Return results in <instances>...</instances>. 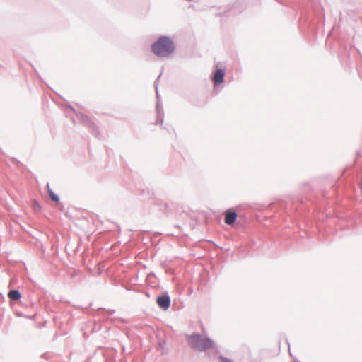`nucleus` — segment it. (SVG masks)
<instances>
[{"mask_svg":"<svg viewBox=\"0 0 362 362\" xmlns=\"http://www.w3.org/2000/svg\"><path fill=\"white\" fill-rule=\"evenodd\" d=\"M8 296L10 299L11 300H19L21 298V293L18 291L17 290H12L8 294Z\"/></svg>","mask_w":362,"mask_h":362,"instance_id":"nucleus-6","label":"nucleus"},{"mask_svg":"<svg viewBox=\"0 0 362 362\" xmlns=\"http://www.w3.org/2000/svg\"><path fill=\"white\" fill-rule=\"evenodd\" d=\"M156 302L158 304L159 307L163 310H167L170 305V298L167 295L158 296L156 299Z\"/></svg>","mask_w":362,"mask_h":362,"instance_id":"nucleus-3","label":"nucleus"},{"mask_svg":"<svg viewBox=\"0 0 362 362\" xmlns=\"http://www.w3.org/2000/svg\"><path fill=\"white\" fill-rule=\"evenodd\" d=\"M224 76H225V71L223 69H217L214 72L213 77H212V81H213L214 86H217V85L223 83Z\"/></svg>","mask_w":362,"mask_h":362,"instance_id":"nucleus-4","label":"nucleus"},{"mask_svg":"<svg viewBox=\"0 0 362 362\" xmlns=\"http://www.w3.org/2000/svg\"><path fill=\"white\" fill-rule=\"evenodd\" d=\"M220 362H233L231 360L224 358V357H219Z\"/></svg>","mask_w":362,"mask_h":362,"instance_id":"nucleus-9","label":"nucleus"},{"mask_svg":"<svg viewBox=\"0 0 362 362\" xmlns=\"http://www.w3.org/2000/svg\"><path fill=\"white\" fill-rule=\"evenodd\" d=\"M32 207L35 211H40L41 209L40 204L36 200L32 202Z\"/></svg>","mask_w":362,"mask_h":362,"instance_id":"nucleus-8","label":"nucleus"},{"mask_svg":"<svg viewBox=\"0 0 362 362\" xmlns=\"http://www.w3.org/2000/svg\"><path fill=\"white\" fill-rule=\"evenodd\" d=\"M189 343L194 349L204 351L212 348L214 342L208 338H202L199 334H193L189 338Z\"/></svg>","mask_w":362,"mask_h":362,"instance_id":"nucleus-2","label":"nucleus"},{"mask_svg":"<svg viewBox=\"0 0 362 362\" xmlns=\"http://www.w3.org/2000/svg\"><path fill=\"white\" fill-rule=\"evenodd\" d=\"M49 194L52 199V201L58 202H59V197L57 195H56L52 189L48 188Z\"/></svg>","mask_w":362,"mask_h":362,"instance_id":"nucleus-7","label":"nucleus"},{"mask_svg":"<svg viewBox=\"0 0 362 362\" xmlns=\"http://www.w3.org/2000/svg\"><path fill=\"white\" fill-rule=\"evenodd\" d=\"M175 49L173 41L167 37H160L152 45V52L157 56L166 57Z\"/></svg>","mask_w":362,"mask_h":362,"instance_id":"nucleus-1","label":"nucleus"},{"mask_svg":"<svg viewBox=\"0 0 362 362\" xmlns=\"http://www.w3.org/2000/svg\"><path fill=\"white\" fill-rule=\"evenodd\" d=\"M237 218V214L233 211H228L226 213L225 223L228 225H232Z\"/></svg>","mask_w":362,"mask_h":362,"instance_id":"nucleus-5","label":"nucleus"}]
</instances>
